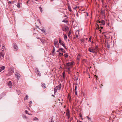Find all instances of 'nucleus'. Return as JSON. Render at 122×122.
I'll list each match as a JSON object with an SVG mask.
<instances>
[{
	"label": "nucleus",
	"instance_id": "1",
	"mask_svg": "<svg viewBox=\"0 0 122 122\" xmlns=\"http://www.w3.org/2000/svg\"><path fill=\"white\" fill-rule=\"evenodd\" d=\"M61 84H60L59 85L57 86H56L54 89V93H55L57 91L58 89L59 90H61Z\"/></svg>",
	"mask_w": 122,
	"mask_h": 122
},
{
	"label": "nucleus",
	"instance_id": "2",
	"mask_svg": "<svg viewBox=\"0 0 122 122\" xmlns=\"http://www.w3.org/2000/svg\"><path fill=\"white\" fill-rule=\"evenodd\" d=\"M88 51L91 52L97 53V51L93 48L91 47L88 49Z\"/></svg>",
	"mask_w": 122,
	"mask_h": 122
},
{
	"label": "nucleus",
	"instance_id": "3",
	"mask_svg": "<svg viewBox=\"0 0 122 122\" xmlns=\"http://www.w3.org/2000/svg\"><path fill=\"white\" fill-rule=\"evenodd\" d=\"M54 41L55 46L57 48H59V44L57 40L56 39H55L54 40Z\"/></svg>",
	"mask_w": 122,
	"mask_h": 122
},
{
	"label": "nucleus",
	"instance_id": "4",
	"mask_svg": "<svg viewBox=\"0 0 122 122\" xmlns=\"http://www.w3.org/2000/svg\"><path fill=\"white\" fill-rule=\"evenodd\" d=\"M13 46L14 51H16L18 50V47L17 46L15 43H13Z\"/></svg>",
	"mask_w": 122,
	"mask_h": 122
},
{
	"label": "nucleus",
	"instance_id": "5",
	"mask_svg": "<svg viewBox=\"0 0 122 122\" xmlns=\"http://www.w3.org/2000/svg\"><path fill=\"white\" fill-rule=\"evenodd\" d=\"M66 115L68 119L70 118V111L68 109H67L66 110Z\"/></svg>",
	"mask_w": 122,
	"mask_h": 122
},
{
	"label": "nucleus",
	"instance_id": "6",
	"mask_svg": "<svg viewBox=\"0 0 122 122\" xmlns=\"http://www.w3.org/2000/svg\"><path fill=\"white\" fill-rule=\"evenodd\" d=\"M35 71L36 73L38 76H41V74L37 68H36V69H35Z\"/></svg>",
	"mask_w": 122,
	"mask_h": 122
},
{
	"label": "nucleus",
	"instance_id": "7",
	"mask_svg": "<svg viewBox=\"0 0 122 122\" xmlns=\"http://www.w3.org/2000/svg\"><path fill=\"white\" fill-rule=\"evenodd\" d=\"M81 57V56L80 55V54H78V55L76 60L77 63H79Z\"/></svg>",
	"mask_w": 122,
	"mask_h": 122
},
{
	"label": "nucleus",
	"instance_id": "8",
	"mask_svg": "<svg viewBox=\"0 0 122 122\" xmlns=\"http://www.w3.org/2000/svg\"><path fill=\"white\" fill-rule=\"evenodd\" d=\"M15 75L16 77L17 78V79H19L20 77V75L17 72H16Z\"/></svg>",
	"mask_w": 122,
	"mask_h": 122
},
{
	"label": "nucleus",
	"instance_id": "9",
	"mask_svg": "<svg viewBox=\"0 0 122 122\" xmlns=\"http://www.w3.org/2000/svg\"><path fill=\"white\" fill-rule=\"evenodd\" d=\"M8 72V76H10L12 75L14 73V71L12 70L11 69Z\"/></svg>",
	"mask_w": 122,
	"mask_h": 122
},
{
	"label": "nucleus",
	"instance_id": "10",
	"mask_svg": "<svg viewBox=\"0 0 122 122\" xmlns=\"http://www.w3.org/2000/svg\"><path fill=\"white\" fill-rule=\"evenodd\" d=\"M99 23H101L100 24V25H104L105 24V22L103 20H102L101 22L100 21H99Z\"/></svg>",
	"mask_w": 122,
	"mask_h": 122
},
{
	"label": "nucleus",
	"instance_id": "11",
	"mask_svg": "<svg viewBox=\"0 0 122 122\" xmlns=\"http://www.w3.org/2000/svg\"><path fill=\"white\" fill-rule=\"evenodd\" d=\"M0 56L2 57H4V50H2V51L0 52Z\"/></svg>",
	"mask_w": 122,
	"mask_h": 122
},
{
	"label": "nucleus",
	"instance_id": "12",
	"mask_svg": "<svg viewBox=\"0 0 122 122\" xmlns=\"http://www.w3.org/2000/svg\"><path fill=\"white\" fill-rule=\"evenodd\" d=\"M73 64V63L72 62H69L66 63V66H71Z\"/></svg>",
	"mask_w": 122,
	"mask_h": 122
},
{
	"label": "nucleus",
	"instance_id": "13",
	"mask_svg": "<svg viewBox=\"0 0 122 122\" xmlns=\"http://www.w3.org/2000/svg\"><path fill=\"white\" fill-rule=\"evenodd\" d=\"M60 44H61V45L63 46L64 47V48L65 49H67L66 48V47L65 46V43L63 41H62V42Z\"/></svg>",
	"mask_w": 122,
	"mask_h": 122
},
{
	"label": "nucleus",
	"instance_id": "14",
	"mask_svg": "<svg viewBox=\"0 0 122 122\" xmlns=\"http://www.w3.org/2000/svg\"><path fill=\"white\" fill-rule=\"evenodd\" d=\"M69 29L68 27L67 26H66L64 28V29H63H63H62V30L63 31H66L67 30Z\"/></svg>",
	"mask_w": 122,
	"mask_h": 122
},
{
	"label": "nucleus",
	"instance_id": "15",
	"mask_svg": "<svg viewBox=\"0 0 122 122\" xmlns=\"http://www.w3.org/2000/svg\"><path fill=\"white\" fill-rule=\"evenodd\" d=\"M8 85L9 86V88H11L12 87V83L11 81H9L8 83Z\"/></svg>",
	"mask_w": 122,
	"mask_h": 122
},
{
	"label": "nucleus",
	"instance_id": "16",
	"mask_svg": "<svg viewBox=\"0 0 122 122\" xmlns=\"http://www.w3.org/2000/svg\"><path fill=\"white\" fill-rule=\"evenodd\" d=\"M41 86L43 88H46V85L45 84L43 83H41Z\"/></svg>",
	"mask_w": 122,
	"mask_h": 122
},
{
	"label": "nucleus",
	"instance_id": "17",
	"mask_svg": "<svg viewBox=\"0 0 122 122\" xmlns=\"http://www.w3.org/2000/svg\"><path fill=\"white\" fill-rule=\"evenodd\" d=\"M68 53H66L64 55V56L66 58H67L68 56Z\"/></svg>",
	"mask_w": 122,
	"mask_h": 122
},
{
	"label": "nucleus",
	"instance_id": "18",
	"mask_svg": "<svg viewBox=\"0 0 122 122\" xmlns=\"http://www.w3.org/2000/svg\"><path fill=\"white\" fill-rule=\"evenodd\" d=\"M67 37L66 35V34L64 35V39L65 40H66L67 39Z\"/></svg>",
	"mask_w": 122,
	"mask_h": 122
},
{
	"label": "nucleus",
	"instance_id": "19",
	"mask_svg": "<svg viewBox=\"0 0 122 122\" xmlns=\"http://www.w3.org/2000/svg\"><path fill=\"white\" fill-rule=\"evenodd\" d=\"M41 31L44 33H46V30L45 29H40Z\"/></svg>",
	"mask_w": 122,
	"mask_h": 122
},
{
	"label": "nucleus",
	"instance_id": "20",
	"mask_svg": "<svg viewBox=\"0 0 122 122\" xmlns=\"http://www.w3.org/2000/svg\"><path fill=\"white\" fill-rule=\"evenodd\" d=\"M97 52L98 50V47L97 46H96L94 48Z\"/></svg>",
	"mask_w": 122,
	"mask_h": 122
},
{
	"label": "nucleus",
	"instance_id": "21",
	"mask_svg": "<svg viewBox=\"0 0 122 122\" xmlns=\"http://www.w3.org/2000/svg\"><path fill=\"white\" fill-rule=\"evenodd\" d=\"M68 9L70 11V12H71L72 11V10L70 6H68Z\"/></svg>",
	"mask_w": 122,
	"mask_h": 122
},
{
	"label": "nucleus",
	"instance_id": "22",
	"mask_svg": "<svg viewBox=\"0 0 122 122\" xmlns=\"http://www.w3.org/2000/svg\"><path fill=\"white\" fill-rule=\"evenodd\" d=\"M63 53H61L60 52H59V56H63Z\"/></svg>",
	"mask_w": 122,
	"mask_h": 122
},
{
	"label": "nucleus",
	"instance_id": "23",
	"mask_svg": "<svg viewBox=\"0 0 122 122\" xmlns=\"http://www.w3.org/2000/svg\"><path fill=\"white\" fill-rule=\"evenodd\" d=\"M16 90V91L18 93V95H20L21 94V92L20 91V90L17 91Z\"/></svg>",
	"mask_w": 122,
	"mask_h": 122
},
{
	"label": "nucleus",
	"instance_id": "24",
	"mask_svg": "<svg viewBox=\"0 0 122 122\" xmlns=\"http://www.w3.org/2000/svg\"><path fill=\"white\" fill-rule=\"evenodd\" d=\"M5 66H3L0 67V68L2 70H4L5 68Z\"/></svg>",
	"mask_w": 122,
	"mask_h": 122
},
{
	"label": "nucleus",
	"instance_id": "25",
	"mask_svg": "<svg viewBox=\"0 0 122 122\" xmlns=\"http://www.w3.org/2000/svg\"><path fill=\"white\" fill-rule=\"evenodd\" d=\"M71 34V30H70L69 31V32L68 33V36L69 37H70Z\"/></svg>",
	"mask_w": 122,
	"mask_h": 122
},
{
	"label": "nucleus",
	"instance_id": "26",
	"mask_svg": "<svg viewBox=\"0 0 122 122\" xmlns=\"http://www.w3.org/2000/svg\"><path fill=\"white\" fill-rule=\"evenodd\" d=\"M65 72L64 71V72H63L62 73V76H63V77L64 78H65Z\"/></svg>",
	"mask_w": 122,
	"mask_h": 122
},
{
	"label": "nucleus",
	"instance_id": "27",
	"mask_svg": "<svg viewBox=\"0 0 122 122\" xmlns=\"http://www.w3.org/2000/svg\"><path fill=\"white\" fill-rule=\"evenodd\" d=\"M17 7L19 8H20V3H18L17 4Z\"/></svg>",
	"mask_w": 122,
	"mask_h": 122
},
{
	"label": "nucleus",
	"instance_id": "28",
	"mask_svg": "<svg viewBox=\"0 0 122 122\" xmlns=\"http://www.w3.org/2000/svg\"><path fill=\"white\" fill-rule=\"evenodd\" d=\"M33 120H36L38 121V120H39L36 117H35L34 118Z\"/></svg>",
	"mask_w": 122,
	"mask_h": 122
},
{
	"label": "nucleus",
	"instance_id": "29",
	"mask_svg": "<svg viewBox=\"0 0 122 122\" xmlns=\"http://www.w3.org/2000/svg\"><path fill=\"white\" fill-rule=\"evenodd\" d=\"M59 43H60V44L62 42V41H61V40L60 38H59Z\"/></svg>",
	"mask_w": 122,
	"mask_h": 122
},
{
	"label": "nucleus",
	"instance_id": "30",
	"mask_svg": "<svg viewBox=\"0 0 122 122\" xmlns=\"http://www.w3.org/2000/svg\"><path fill=\"white\" fill-rule=\"evenodd\" d=\"M62 21L63 22H66V23H67L68 22V20H63Z\"/></svg>",
	"mask_w": 122,
	"mask_h": 122
},
{
	"label": "nucleus",
	"instance_id": "31",
	"mask_svg": "<svg viewBox=\"0 0 122 122\" xmlns=\"http://www.w3.org/2000/svg\"><path fill=\"white\" fill-rule=\"evenodd\" d=\"M40 10L41 11V12L42 11V8L41 7H39V8Z\"/></svg>",
	"mask_w": 122,
	"mask_h": 122
},
{
	"label": "nucleus",
	"instance_id": "32",
	"mask_svg": "<svg viewBox=\"0 0 122 122\" xmlns=\"http://www.w3.org/2000/svg\"><path fill=\"white\" fill-rule=\"evenodd\" d=\"M28 112L27 110H25V112L26 114H29V115H30V114H29V113H28Z\"/></svg>",
	"mask_w": 122,
	"mask_h": 122
},
{
	"label": "nucleus",
	"instance_id": "33",
	"mask_svg": "<svg viewBox=\"0 0 122 122\" xmlns=\"http://www.w3.org/2000/svg\"><path fill=\"white\" fill-rule=\"evenodd\" d=\"M28 96L27 95L25 97V99H24V100H27L28 98Z\"/></svg>",
	"mask_w": 122,
	"mask_h": 122
},
{
	"label": "nucleus",
	"instance_id": "34",
	"mask_svg": "<svg viewBox=\"0 0 122 122\" xmlns=\"http://www.w3.org/2000/svg\"><path fill=\"white\" fill-rule=\"evenodd\" d=\"M22 116H23V117L24 118H27L26 117V116H25L24 115H23Z\"/></svg>",
	"mask_w": 122,
	"mask_h": 122
},
{
	"label": "nucleus",
	"instance_id": "35",
	"mask_svg": "<svg viewBox=\"0 0 122 122\" xmlns=\"http://www.w3.org/2000/svg\"><path fill=\"white\" fill-rule=\"evenodd\" d=\"M107 47L108 48H110V45L108 43L107 44Z\"/></svg>",
	"mask_w": 122,
	"mask_h": 122
},
{
	"label": "nucleus",
	"instance_id": "36",
	"mask_svg": "<svg viewBox=\"0 0 122 122\" xmlns=\"http://www.w3.org/2000/svg\"><path fill=\"white\" fill-rule=\"evenodd\" d=\"M101 13L102 14H105V12H104V10H102L101 11Z\"/></svg>",
	"mask_w": 122,
	"mask_h": 122
},
{
	"label": "nucleus",
	"instance_id": "37",
	"mask_svg": "<svg viewBox=\"0 0 122 122\" xmlns=\"http://www.w3.org/2000/svg\"><path fill=\"white\" fill-rule=\"evenodd\" d=\"M81 41H82V42H81V43H84L85 42V41L83 39H81Z\"/></svg>",
	"mask_w": 122,
	"mask_h": 122
},
{
	"label": "nucleus",
	"instance_id": "38",
	"mask_svg": "<svg viewBox=\"0 0 122 122\" xmlns=\"http://www.w3.org/2000/svg\"><path fill=\"white\" fill-rule=\"evenodd\" d=\"M60 51H61V50H60V49L59 48V49L56 52H59H59H60Z\"/></svg>",
	"mask_w": 122,
	"mask_h": 122
},
{
	"label": "nucleus",
	"instance_id": "39",
	"mask_svg": "<svg viewBox=\"0 0 122 122\" xmlns=\"http://www.w3.org/2000/svg\"><path fill=\"white\" fill-rule=\"evenodd\" d=\"M91 38H92V37H90V38H89V41H90V42H91Z\"/></svg>",
	"mask_w": 122,
	"mask_h": 122
},
{
	"label": "nucleus",
	"instance_id": "40",
	"mask_svg": "<svg viewBox=\"0 0 122 122\" xmlns=\"http://www.w3.org/2000/svg\"><path fill=\"white\" fill-rule=\"evenodd\" d=\"M53 53L55 51V49L54 46H53Z\"/></svg>",
	"mask_w": 122,
	"mask_h": 122
},
{
	"label": "nucleus",
	"instance_id": "41",
	"mask_svg": "<svg viewBox=\"0 0 122 122\" xmlns=\"http://www.w3.org/2000/svg\"><path fill=\"white\" fill-rule=\"evenodd\" d=\"M60 50L61 51H62L64 50V49L62 48H60Z\"/></svg>",
	"mask_w": 122,
	"mask_h": 122
},
{
	"label": "nucleus",
	"instance_id": "42",
	"mask_svg": "<svg viewBox=\"0 0 122 122\" xmlns=\"http://www.w3.org/2000/svg\"><path fill=\"white\" fill-rule=\"evenodd\" d=\"M62 52H63L64 53H65L66 52V51H65L64 50H63L62 51Z\"/></svg>",
	"mask_w": 122,
	"mask_h": 122
},
{
	"label": "nucleus",
	"instance_id": "43",
	"mask_svg": "<svg viewBox=\"0 0 122 122\" xmlns=\"http://www.w3.org/2000/svg\"><path fill=\"white\" fill-rule=\"evenodd\" d=\"M75 95H77V92H76V91H75Z\"/></svg>",
	"mask_w": 122,
	"mask_h": 122
},
{
	"label": "nucleus",
	"instance_id": "44",
	"mask_svg": "<svg viewBox=\"0 0 122 122\" xmlns=\"http://www.w3.org/2000/svg\"><path fill=\"white\" fill-rule=\"evenodd\" d=\"M8 4H11V2L10 1H9L8 2Z\"/></svg>",
	"mask_w": 122,
	"mask_h": 122
},
{
	"label": "nucleus",
	"instance_id": "45",
	"mask_svg": "<svg viewBox=\"0 0 122 122\" xmlns=\"http://www.w3.org/2000/svg\"><path fill=\"white\" fill-rule=\"evenodd\" d=\"M38 20L39 21V22L41 24V21L40 20L38 19Z\"/></svg>",
	"mask_w": 122,
	"mask_h": 122
},
{
	"label": "nucleus",
	"instance_id": "46",
	"mask_svg": "<svg viewBox=\"0 0 122 122\" xmlns=\"http://www.w3.org/2000/svg\"><path fill=\"white\" fill-rule=\"evenodd\" d=\"M70 121L72 120L73 119V118L72 117L70 118Z\"/></svg>",
	"mask_w": 122,
	"mask_h": 122
},
{
	"label": "nucleus",
	"instance_id": "47",
	"mask_svg": "<svg viewBox=\"0 0 122 122\" xmlns=\"http://www.w3.org/2000/svg\"><path fill=\"white\" fill-rule=\"evenodd\" d=\"M76 88H77V86H76L75 87V91H76Z\"/></svg>",
	"mask_w": 122,
	"mask_h": 122
},
{
	"label": "nucleus",
	"instance_id": "48",
	"mask_svg": "<svg viewBox=\"0 0 122 122\" xmlns=\"http://www.w3.org/2000/svg\"><path fill=\"white\" fill-rule=\"evenodd\" d=\"M78 77H77V78H76V81H77L78 80Z\"/></svg>",
	"mask_w": 122,
	"mask_h": 122
},
{
	"label": "nucleus",
	"instance_id": "49",
	"mask_svg": "<svg viewBox=\"0 0 122 122\" xmlns=\"http://www.w3.org/2000/svg\"><path fill=\"white\" fill-rule=\"evenodd\" d=\"M76 38H77L78 37V36L77 35H76Z\"/></svg>",
	"mask_w": 122,
	"mask_h": 122
},
{
	"label": "nucleus",
	"instance_id": "50",
	"mask_svg": "<svg viewBox=\"0 0 122 122\" xmlns=\"http://www.w3.org/2000/svg\"><path fill=\"white\" fill-rule=\"evenodd\" d=\"M2 49H4V48H5V47L4 46H3L2 47Z\"/></svg>",
	"mask_w": 122,
	"mask_h": 122
},
{
	"label": "nucleus",
	"instance_id": "51",
	"mask_svg": "<svg viewBox=\"0 0 122 122\" xmlns=\"http://www.w3.org/2000/svg\"><path fill=\"white\" fill-rule=\"evenodd\" d=\"M86 15L87 16H88V14L86 12Z\"/></svg>",
	"mask_w": 122,
	"mask_h": 122
},
{
	"label": "nucleus",
	"instance_id": "52",
	"mask_svg": "<svg viewBox=\"0 0 122 122\" xmlns=\"http://www.w3.org/2000/svg\"><path fill=\"white\" fill-rule=\"evenodd\" d=\"M100 27L101 28V29H102L103 28V27L102 26H101Z\"/></svg>",
	"mask_w": 122,
	"mask_h": 122
},
{
	"label": "nucleus",
	"instance_id": "53",
	"mask_svg": "<svg viewBox=\"0 0 122 122\" xmlns=\"http://www.w3.org/2000/svg\"><path fill=\"white\" fill-rule=\"evenodd\" d=\"M77 8V6H76V7L74 8V9H76Z\"/></svg>",
	"mask_w": 122,
	"mask_h": 122
},
{
	"label": "nucleus",
	"instance_id": "54",
	"mask_svg": "<svg viewBox=\"0 0 122 122\" xmlns=\"http://www.w3.org/2000/svg\"><path fill=\"white\" fill-rule=\"evenodd\" d=\"M94 76H96L97 77V78L98 77H97V76H96V75H95Z\"/></svg>",
	"mask_w": 122,
	"mask_h": 122
},
{
	"label": "nucleus",
	"instance_id": "55",
	"mask_svg": "<svg viewBox=\"0 0 122 122\" xmlns=\"http://www.w3.org/2000/svg\"><path fill=\"white\" fill-rule=\"evenodd\" d=\"M87 117V118H88V119H90V118H89V117H88V116Z\"/></svg>",
	"mask_w": 122,
	"mask_h": 122
},
{
	"label": "nucleus",
	"instance_id": "56",
	"mask_svg": "<svg viewBox=\"0 0 122 122\" xmlns=\"http://www.w3.org/2000/svg\"><path fill=\"white\" fill-rule=\"evenodd\" d=\"M69 101H71V98H70V99H69Z\"/></svg>",
	"mask_w": 122,
	"mask_h": 122
},
{
	"label": "nucleus",
	"instance_id": "57",
	"mask_svg": "<svg viewBox=\"0 0 122 122\" xmlns=\"http://www.w3.org/2000/svg\"><path fill=\"white\" fill-rule=\"evenodd\" d=\"M2 71V70L0 69V72H1Z\"/></svg>",
	"mask_w": 122,
	"mask_h": 122
},
{
	"label": "nucleus",
	"instance_id": "58",
	"mask_svg": "<svg viewBox=\"0 0 122 122\" xmlns=\"http://www.w3.org/2000/svg\"><path fill=\"white\" fill-rule=\"evenodd\" d=\"M64 17H66L67 16H66V15H65V16H64Z\"/></svg>",
	"mask_w": 122,
	"mask_h": 122
},
{
	"label": "nucleus",
	"instance_id": "59",
	"mask_svg": "<svg viewBox=\"0 0 122 122\" xmlns=\"http://www.w3.org/2000/svg\"><path fill=\"white\" fill-rule=\"evenodd\" d=\"M91 43H93V41H92V42Z\"/></svg>",
	"mask_w": 122,
	"mask_h": 122
},
{
	"label": "nucleus",
	"instance_id": "60",
	"mask_svg": "<svg viewBox=\"0 0 122 122\" xmlns=\"http://www.w3.org/2000/svg\"><path fill=\"white\" fill-rule=\"evenodd\" d=\"M36 27L37 28H38V27H39V26H36Z\"/></svg>",
	"mask_w": 122,
	"mask_h": 122
},
{
	"label": "nucleus",
	"instance_id": "61",
	"mask_svg": "<svg viewBox=\"0 0 122 122\" xmlns=\"http://www.w3.org/2000/svg\"><path fill=\"white\" fill-rule=\"evenodd\" d=\"M28 0V1H27V3H28V1H29V0Z\"/></svg>",
	"mask_w": 122,
	"mask_h": 122
},
{
	"label": "nucleus",
	"instance_id": "62",
	"mask_svg": "<svg viewBox=\"0 0 122 122\" xmlns=\"http://www.w3.org/2000/svg\"><path fill=\"white\" fill-rule=\"evenodd\" d=\"M76 15H77V16H78V13H76Z\"/></svg>",
	"mask_w": 122,
	"mask_h": 122
},
{
	"label": "nucleus",
	"instance_id": "63",
	"mask_svg": "<svg viewBox=\"0 0 122 122\" xmlns=\"http://www.w3.org/2000/svg\"><path fill=\"white\" fill-rule=\"evenodd\" d=\"M52 96H53V97H54V95H52Z\"/></svg>",
	"mask_w": 122,
	"mask_h": 122
},
{
	"label": "nucleus",
	"instance_id": "64",
	"mask_svg": "<svg viewBox=\"0 0 122 122\" xmlns=\"http://www.w3.org/2000/svg\"><path fill=\"white\" fill-rule=\"evenodd\" d=\"M79 122H82V121H79Z\"/></svg>",
	"mask_w": 122,
	"mask_h": 122
}]
</instances>
